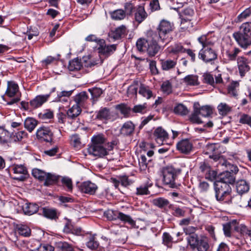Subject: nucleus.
<instances>
[{
  "instance_id": "nucleus-9",
  "label": "nucleus",
  "mask_w": 251,
  "mask_h": 251,
  "mask_svg": "<svg viewBox=\"0 0 251 251\" xmlns=\"http://www.w3.org/2000/svg\"><path fill=\"white\" fill-rule=\"evenodd\" d=\"M199 57L205 63H208L216 59L217 54L211 48H202L199 51Z\"/></svg>"
},
{
  "instance_id": "nucleus-27",
  "label": "nucleus",
  "mask_w": 251,
  "mask_h": 251,
  "mask_svg": "<svg viewBox=\"0 0 251 251\" xmlns=\"http://www.w3.org/2000/svg\"><path fill=\"white\" fill-rule=\"evenodd\" d=\"M200 104L199 102H195L193 106V111L192 114L190 115L189 120L192 123L195 124H201L202 121L199 117L200 113L198 111V106H199Z\"/></svg>"
},
{
  "instance_id": "nucleus-7",
  "label": "nucleus",
  "mask_w": 251,
  "mask_h": 251,
  "mask_svg": "<svg viewBox=\"0 0 251 251\" xmlns=\"http://www.w3.org/2000/svg\"><path fill=\"white\" fill-rule=\"evenodd\" d=\"M174 28V24L172 23L165 20H161L156 28L159 38L162 40H164L173 30Z\"/></svg>"
},
{
  "instance_id": "nucleus-8",
  "label": "nucleus",
  "mask_w": 251,
  "mask_h": 251,
  "mask_svg": "<svg viewBox=\"0 0 251 251\" xmlns=\"http://www.w3.org/2000/svg\"><path fill=\"white\" fill-rule=\"evenodd\" d=\"M53 133L49 127L42 126L36 131L37 138L40 141L51 142L53 140Z\"/></svg>"
},
{
  "instance_id": "nucleus-40",
  "label": "nucleus",
  "mask_w": 251,
  "mask_h": 251,
  "mask_svg": "<svg viewBox=\"0 0 251 251\" xmlns=\"http://www.w3.org/2000/svg\"><path fill=\"white\" fill-rule=\"evenodd\" d=\"M198 41L202 45V48L206 49L207 48H211L214 45L209 38H208L206 35H202L198 38Z\"/></svg>"
},
{
  "instance_id": "nucleus-55",
  "label": "nucleus",
  "mask_w": 251,
  "mask_h": 251,
  "mask_svg": "<svg viewBox=\"0 0 251 251\" xmlns=\"http://www.w3.org/2000/svg\"><path fill=\"white\" fill-rule=\"evenodd\" d=\"M121 184L124 187H127L133 183V181L128 178V177L126 175L120 176H119Z\"/></svg>"
},
{
  "instance_id": "nucleus-12",
  "label": "nucleus",
  "mask_w": 251,
  "mask_h": 251,
  "mask_svg": "<svg viewBox=\"0 0 251 251\" xmlns=\"http://www.w3.org/2000/svg\"><path fill=\"white\" fill-rule=\"evenodd\" d=\"M193 148V144L188 139H183L176 144V149L180 152L188 154Z\"/></svg>"
},
{
  "instance_id": "nucleus-42",
  "label": "nucleus",
  "mask_w": 251,
  "mask_h": 251,
  "mask_svg": "<svg viewBox=\"0 0 251 251\" xmlns=\"http://www.w3.org/2000/svg\"><path fill=\"white\" fill-rule=\"evenodd\" d=\"M198 111L202 117H207L210 116L213 113L212 108L211 107L205 105L201 107L198 106Z\"/></svg>"
},
{
  "instance_id": "nucleus-31",
  "label": "nucleus",
  "mask_w": 251,
  "mask_h": 251,
  "mask_svg": "<svg viewBox=\"0 0 251 251\" xmlns=\"http://www.w3.org/2000/svg\"><path fill=\"white\" fill-rule=\"evenodd\" d=\"M81 112V107L78 105L75 104L67 110V116L69 119H75L80 115Z\"/></svg>"
},
{
  "instance_id": "nucleus-33",
  "label": "nucleus",
  "mask_w": 251,
  "mask_h": 251,
  "mask_svg": "<svg viewBox=\"0 0 251 251\" xmlns=\"http://www.w3.org/2000/svg\"><path fill=\"white\" fill-rule=\"evenodd\" d=\"M240 50L235 47H231L226 51V55L229 61H235Z\"/></svg>"
},
{
  "instance_id": "nucleus-22",
  "label": "nucleus",
  "mask_w": 251,
  "mask_h": 251,
  "mask_svg": "<svg viewBox=\"0 0 251 251\" xmlns=\"http://www.w3.org/2000/svg\"><path fill=\"white\" fill-rule=\"evenodd\" d=\"M39 206L35 203H25L22 206L25 214L31 215L37 213L40 210Z\"/></svg>"
},
{
  "instance_id": "nucleus-57",
  "label": "nucleus",
  "mask_w": 251,
  "mask_h": 251,
  "mask_svg": "<svg viewBox=\"0 0 251 251\" xmlns=\"http://www.w3.org/2000/svg\"><path fill=\"white\" fill-rule=\"evenodd\" d=\"M86 245L88 248L92 250H97L99 246V243L95 240L94 237H92L90 238L89 241L87 242Z\"/></svg>"
},
{
  "instance_id": "nucleus-20",
  "label": "nucleus",
  "mask_w": 251,
  "mask_h": 251,
  "mask_svg": "<svg viewBox=\"0 0 251 251\" xmlns=\"http://www.w3.org/2000/svg\"><path fill=\"white\" fill-rule=\"evenodd\" d=\"M153 136L156 142L159 144H162V142L168 138L167 132L161 127H158L154 130Z\"/></svg>"
},
{
  "instance_id": "nucleus-6",
  "label": "nucleus",
  "mask_w": 251,
  "mask_h": 251,
  "mask_svg": "<svg viewBox=\"0 0 251 251\" xmlns=\"http://www.w3.org/2000/svg\"><path fill=\"white\" fill-rule=\"evenodd\" d=\"M104 215L108 220L110 221L119 219L124 223H128L132 226L135 225V222L129 215L118 211L109 209L104 212Z\"/></svg>"
},
{
  "instance_id": "nucleus-14",
  "label": "nucleus",
  "mask_w": 251,
  "mask_h": 251,
  "mask_svg": "<svg viewBox=\"0 0 251 251\" xmlns=\"http://www.w3.org/2000/svg\"><path fill=\"white\" fill-rule=\"evenodd\" d=\"M79 190L84 193L94 195L98 189L97 186L91 181H85L79 186Z\"/></svg>"
},
{
  "instance_id": "nucleus-34",
  "label": "nucleus",
  "mask_w": 251,
  "mask_h": 251,
  "mask_svg": "<svg viewBox=\"0 0 251 251\" xmlns=\"http://www.w3.org/2000/svg\"><path fill=\"white\" fill-rule=\"evenodd\" d=\"M38 122L33 118H27L24 122L25 127L30 132H32L37 125Z\"/></svg>"
},
{
  "instance_id": "nucleus-46",
  "label": "nucleus",
  "mask_w": 251,
  "mask_h": 251,
  "mask_svg": "<svg viewBox=\"0 0 251 251\" xmlns=\"http://www.w3.org/2000/svg\"><path fill=\"white\" fill-rule=\"evenodd\" d=\"M136 7L131 2H126L124 4V13L126 16H132L133 13L135 11Z\"/></svg>"
},
{
  "instance_id": "nucleus-53",
  "label": "nucleus",
  "mask_w": 251,
  "mask_h": 251,
  "mask_svg": "<svg viewBox=\"0 0 251 251\" xmlns=\"http://www.w3.org/2000/svg\"><path fill=\"white\" fill-rule=\"evenodd\" d=\"M147 105L146 103L135 105L131 110L135 113L144 114L146 112Z\"/></svg>"
},
{
  "instance_id": "nucleus-63",
  "label": "nucleus",
  "mask_w": 251,
  "mask_h": 251,
  "mask_svg": "<svg viewBox=\"0 0 251 251\" xmlns=\"http://www.w3.org/2000/svg\"><path fill=\"white\" fill-rule=\"evenodd\" d=\"M71 141L72 145L75 148H77L80 146V138L78 134H75L73 135L71 137Z\"/></svg>"
},
{
  "instance_id": "nucleus-13",
  "label": "nucleus",
  "mask_w": 251,
  "mask_h": 251,
  "mask_svg": "<svg viewBox=\"0 0 251 251\" xmlns=\"http://www.w3.org/2000/svg\"><path fill=\"white\" fill-rule=\"evenodd\" d=\"M50 96V94L37 96L29 102L30 109H36L41 106L48 100Z\"/></svg>"
},
{
  "instance_id": "nucleus-62",
  "label": "nucleus",
  "mask_w": 251,
  "mask_h": 251,
  "mask_svg": "<svg viewBox=\"0 0 251 251\" xmlns=\"http://www.w3.org/2000/svg\"><path fill=\"white\" fill-rule=\"evenodd\" d=\"M186 49L180 43L175 44L171 48V52L174 53L185 52Z\"/></svg>"
},
{
  "instance_id": "nucleus-10",
  "label": "nucleus",
  "mask_w": 251,
  "mask_h": 251,
  "mask_svg": "<svg viewBox=\"0 0 251 251\" xmlns=\"http://www.w3.org/2000/svg\"><path fill=\"white\" fill-rule=\"evenodd\" d=\"M14 176H12L13 179L18 181H24L28 176L26 168L22 165H15L13 167Z\"/></svg>"
},
{
  "instance_id": "nucleus-28",
  "label": "nucleus",
  "mask_w": 251,
  "mask_h": 251,
  "mask_svg": "<svg viewBox=\"0 0 251 251\" xmlns=\"http://www.w3.org/2000/svg\"><path fill=\"white\" fill-rule=\"evenodd\" d=\"M176 59H161L160 64L161 69L164 71H169L175 68L176 65Z\"/></svg>"
},
{
  "instance_id": "nucleus-54",
  "label": "nucleus",
  "mask_w": 251,
  "mask_h": 251,
  "mask_svg": "<svg viewBox=\"0 0 251 251\" xmlns=\"http://www.w3.org/2000/svg\"><path fill=\"white\" fill-rule=\"evenodd\" d=\"M17 231L20 235L25 237L28 236L30 234V228L24 225L20 226L17 229Z\"/></svg>"
},
{
  "instance_id": "nucleus-1",
  "label": "nucleus",
  "mask_w": 251,
  "mask_h": 251,
  "mask_svg": "<svg viewBox=\"0 0 251 251\" xmlns=\"http://www.w3.org/2000/svg\"><path fill=\"white\" fill-rule=\"evenodd\" d=\"M214 188L217 201L241 206L240 202H238L237 200H241V196L235 195L231 197L232 189L230 185L220 181H215Z\"/></svg>"
},
{
  "instance_id": "nucleus-5",
  "label": "nucleus",
  "mask_w": 251,
  "mask_h": 251,
  "mask_svg": "<svg viewBox=\"0 0 251 251\" xmlns=\"http://www.w3.org/2000/svg\"><path fill=\"white\" fill-rule=\"evenodd\" d=\"M190 246L196 248L198 251H209L208 238L204 236H198L196 234H190L187 238Z\"/></svg>"
},
{
  "instance_id": "nucleus-30",
  "label": "nucleus",
  "mask_w": 251,
  "mask_h": 251,
  "mask_svg": "<svg viewBox=\"0 0 251 251\" xmlns=\"http://www.w3.org/2000/svg\"><path fill=\"white\" fill-rule=\"evenodd\" d=\"M139 94L147 99H150L153 96L150 87L142 83L139 86Z\"/></svg>"
},
{
  "instance_id": "nucleus-41",
  "label": "nucleus",
  "mask_w": 251,
  "mask_h": 251,
  "mask_svg": "<svg viewBox=\"0 0 251 251\" xmlns=\"http://www.w3.org/2000/svg\"><path fill=\"white\" fill-rule=\"evenodd\" d=\"M111 18L115 20H121L126 17L124 10L122 9L115 10L110 13Z\"/></svg>"
},
{
  "instance_id": "nucleus-45",
  "label": "nucleus",
  "mask_w": 251,
  "mask_h": 251,
  "mask_svg": "<svg viewBox=\"0 0 251 251\" xmlns=\"http://www.w3.org/2000/svg\"><path fill=\"white\" fill-rule=\"evenodd\" d=\"M222 165L225 166L226 169V171H228L229 172V173L235 175L239 171L238 167L236 165L232 164L227 162L226 160H224L223 162L222 163Z\"/></svg>"
},
{
  "instance_id": "nucleus-26",
  "label": "nucleus",
  "mask_w": 251,
  "mask_h": 251,
  "mask_svg": "<svg viewBox=\"0 0 251 251\" xmlns=\"http://www.w3.org/2000/svg\"><path fill=\"white\" fill-rule=\"evenodd\" d=\"M235 180V177L234 175L226 171L220 175L219 180L216 181H220L230 185L233 184Z\"/></svg>"
},
{
  "instance_id": "nucleus-61",
  "label": "nucleus",
  "mask_w": 251,
  "mask_h": 251,
  "mask_svg": "<svg viewBox=\"0 0 251 251\" xmlns=\"http://www.w3.org/2000/svg\"><path fill=\"white\" fill-rule=\"evenodd\" d=\"M217 176V173L216 171L214 170H212L211 169V168L209 169V171L206 172L205 174V178L206 179H208L211 181H214Z\"/></svg>"
},
{
  "instance_id": "nucleus-35",
  "label": "nucleus",
  "mask_w": 251,
  "mask_h": 251,
  "mask_svg": "<svg viewBox=\"0 0 251 251\" xmlns=\"http://www.w3.org/2000/svg\"><path fill=\"white\" fill-rule=\"evenodd\" d=\"M58 179V176L51 173H47L45 176L44 181V185L49 186L55 184Z\"/></svg>"
},
{
  "instance_id": "nucleus-38",
  "label": "nucleus",
  "mask_w": 251,
  "mask_h": 251,
  "mask_svg": "<svg viewBox=\"0 0 251 251\" xmlns=\"http://www.w3.org/2000/svg\"><path fill=\"white\" fill-rule=\"evenodd\" d=\"M97 113L96 118L98 119L107 120L110 118V113L109 109L107 108H102Z\"/></svg>"
},
{
  "instance_id": "nucleus-4",
  "label": "nucleus",
  "mask_w": 251,
  "mask_h": 251,
  "mask_svg": "<svg viewBox=\"0 0 251 251\" xmlns=\"http://www.w3.org/2000/svg\"><path fill=\"white\" fill-rule=\"evenodd\" d=\"M181 171V169H176L172 166L164 168L162 171L164 184L168 185L171 188H176L177 184L175 180L177 176L180 174Z\"/></svg>"
},
{
  "instance_id": "nucleus-52",
  "label": "nucleus",
  "mask_w": 251,
  "mask_h": 251,
  "mask_svg": "<svg viewBox=\"0 0 251 251\" xmlns=\"http://www.w3.org/2000/svg\"><path fill=\"white\" fill-rule=\"evenodd\" d=\"M148 43V41L144 39H139L136 42V47L137 50L140 51H144L147 49V44Z\"/></svg>"
},
{
  "instance_id": "nucleus-39",
  "label": "nucleus",
  "mask_w": 251,
  "mask_h": 251,
  "mask_svg": "<svg viewBox=\"0 0 251 251\" xmlns=\"http://www.w3.org/2000/svg\"><path fill=\"white\" fill-rule=\"evenodd\" d=\"M183 82L188 85L195 86L199 84L198 76L193 75L186 76L183 79Z\"/></svg>"
},
{
  "instance_id": "nucleus-25",
  "label": "nucleus",
  "mask_w": 251,
  "mask_h": 251,
  "mask_svg": "<svg viewBox=\"0 0 251 251\" xmlns=\"http://www.w3.org/2000/svg\"><path fill=\"white\" fill-rule=\"evenodd\" d=\"M148 46L147 50L150 56H155L160 49V47L158 45L157 42L153 39L148 40Z\"/></svg>"
},
{
  "instance_id": "nucleus-29",
  "label": "nucleus",
  "mask_w": 251,
  "mask_h": 251,
  "mask_svg": "<svg viewBox=\"0 0 251 251\" xmlns=\"http://www.w3.org/2000/svg\"><path fill=\"white\" fill-rule=\"evenodd\" d=\"M19 91V86L15 82L11 81L7 82V88L5 94L9 97H14Z\"/></svg>"
},
{
  "instance_id": "nucleus-17",
  "label": "nucleus",
  "mask_w": 251,
  "mask_h": 251,
  "mask_svg": "<svg viewBox=\"0 0 251 251\" xmlns=\"http://www.w3.org/2000/svg\"><path fill=\"white\" fill-rule=\"evenodd\" d=\"M237 61L240 75L243 76L250 69L248 60L243 56H240L238 57Z\"/></svg>"
},
{
  "instance_id": "nucleus-11",
  "label": "nucleus",
  "mask_w": 251,
  "mask_h": 251,
  "mask_svg": "<svg viewBox=\"0 0 251 251\" xmlns=\"http://www.w3.org/2000/svg\"><path fill=\"white\" fill-rule=\"evenodd\" d=\"M98 46V52L106 57L112 54L117 49V45L116 44L106 45L104 39H100L99 41V45Z\"/></svg>"
},
{
  "instance_id": "nucleus-32",
  "label": "nucleus",
  "mask_w": 251,
  "mask_h": 251,
  "mask_svg": "<svg viewBox=\"0 0 251 251\" xmlns=\"http://www.w3.org/2000/svg\"><path fill=\"white\" fill-rule=\"evenodd\" d=\"M88 98V97L86 92L82 91L78 93L74 97L75 105H78L80 107L82 106Z\"/></svg>"
},
{
  "instance_id": "nucleus-21",
  "label": "nucleus",
  "mask_w": 251,
  "mask_h": 251,
  "mask_svg": "<svg viewBox=\"0 0 251 251\" xmlns=\"http://www.w3.org/2000/svg\"><path fill=\"white\" fill-rule=\"evenodd\" d=\"M135 126L131 121H127L121 127L120 133L124 136L131 135L134 132Z\"/></svg>"
},
{
  "instance_id": "nucleus-18",
  "label": "nucleus",
  "mask_w": 251,
  "mask_h": 251,
  "mask_svg": "<svg viewBox=\"0 0 251 251\" xmlns=\"http://www.w3.org/2000/svg\"><path fill=\"white\" fill-rule=\"evenodd\" d=\"M250 183L245 179H240L236 182L237 192L240 195L248 193L250 190Z\"/></svg>"
},
{
  "instance_id": "nucleus-23",
  "label": "nucleus",
  "mask_w": 251,
  "mask_h": 251,
  "mask_svg": "<svg viewBox=\"0 0 251 251\" xmlns=\"http://www.w3.org/2000/svg\"><path fill=\"white\" fill-rule=\"evenodd\" d=\"M134 18L138 23H141L148 16L144 6L138 5L134 11Z\"/></svg>"
},
{
  "instance_id": "nucleus-2",
  "label": "nucleus",
  "mask_w": 251,
  "mask_h": 251,
  "mask_svg": "<svg viewBox=\"0 0 251 251\" xmlns=\"http://www.w3.org/2000/svg\"><path fill=\"white\" fill-rule=\"evenodd\" d=\"M106 138L103 134L94 135L91 138V144L87 148L90 155L98 158H102L109 154L105 145Z\"/></svg>"
},
{
  "instance_id": "nucleus-36",
  "label": "nucleus",
  "mask_w": 251,
  "mask_h": 251,
  "mask_svg": "<svg viewBox=\"0 0 251 251\" xmlns=\"http://www.w3.org/2000/svg\"><path fill=\"white\" fill-rule=\"evenodd\" d=\"M152 202L154 205L164 209L166 208L170 203L168 200L161 197L153 199Z\"/></svg>"
},
{
  "instance_id": "nucleus-44",
  "label": "nucleus",
  "mask_w": 251,
  "mask_h": 251,
  "mask_svg": "<svg viewBox=\"0 0 251 251\" xmlns=\"http://www.w3.org/2000/svg\"><path fill=\"white\" fill-rule=\"evenodd\" d=\"M36 248L31 249L32 251H53L54 248L49 244H41L38 241H36Z\"/></svg>"
},
{
  "instance_id": "nucleus-24",
  "label": "nucleus",
  "mask_w": 251,
  "mask_h": 251,
  "mask_svg": "<svg viewBox=\"0 0 251 251\" xmlns=\"http://www.w3.org/2000/svg\"><path fill=\"white\" fill-rule=\"evenodd\" d=\"M40 210L42 211V215L48 219L56 220L58 218L57 210L55 209L45 207H42Z\"/></svg>"
},
{
  "instance_id": "nucleus-15",
  "label": "nucleus",
  "mask_w": 251,
  "mask_h": 251,
  "mask_svg": "<svg viewBox=\"0 0 251 251\" xmlns=\"http://www.w3.org/2000/svg\"><path fill=\"white\" fill-rule=\"evenodd\" d=\"M223 226L224 234L227 237H230L231 236V230L232 229L238 231L239 229L236 220H233L229 222L226 223L224 224Z\"/></svg>"
},
{
  "instance_id": "nucleus-16",
  "label": "nucleus",
  "mask_w": 251,
  "mask_h": 251,
  "mask_svg": "<svg viewBox=\"0 0 251 251\" xmlns=\"http://www.w3.org/2000/svg\"><path fill=\"white\" fill-rule=\"evenodd\" d=\"M126 34V28L122 25L116 28L114 30H111L108 34L110 38L114 40H119Z\"/></svg>"
},
{
  "instance_id": "nucleus-56",
  "label": "nucleus",
  "mask_w": 251,
  "mask_h": 251,
  "mask_svg": "<svg viewBox=\"0 0 251 251\" xmlns=\"http://www.w3.org/2000/svg\"><path fill=\"white\" fill-rule=\"evenodd\" d=\"M59 251H75L71 245L67 242H60L58 244Z\"/></svg>"
},
{
  "instance_id": "nucleus-51",
  "label": "nucleus",
  "mask_w": 251,
  "mask_h": 251,
  "mask_svg": "<svg viewBox=\"0 0 251 251\" xmlns=\"http://www.w3.org/2000/svg\"><path fill=\"white\" fill-rule=\"evenodd\" d=\"M47 173L44 171L36 168L33 169L32 171L33 176L41 181H43Z\"/></svg>"
},
{
  "instance_id": "nucleus-48",
  "label": "nucleus",
  "mask_w": 251,
  "mask_h": 251,
  "mask_svg": "<svg viewBox=\"0 0 251 251\" xmlns=\"http://www.w3.org/2000/svg\"><path fill=\"white\" fill-rule=\"evenodd\" d=\"M116 109L120 110V112L124 115L125 117H128L129 116L131 109L125 104H120L116 105Z\"/></svg>"
},
{
  "instance_id": "nucleus-43",
  "label": "nucleus",
  "mask_w": 251,
  "mask_h": 251,
  "mask_svg": "<svg viewBox=\"0 0 251 251\" xmlns=\"http://www.w3.org/2000/svg\"><path fill=\"white\" fill-rule=\"evenodd\" d=\"M239 83L237 81H232L227 88L228 94L231 96L236 97L237 96V88L239 87Z\"/></svg>"
},
{
  "instance_id": "nucleus-3",
  "label": "nucleus",
  "mask_w": 251,
  "mask_h": 251,
  "mask_svg": "<svg viewBox=\"0 0 251 251\" xmlns=\"http://www.w3.org/2000/svg\"><path fill=\"white\" fill-rule=\"evenodd\" d=\"M233 36L243 48H247L251 45V23H243L240 26V30L233 34Z\"/></svg>"
},
{
  "instance_id": "nucleus-64",
  "label": "nucleus",
  "mask_w": 251,
  "mask_h": 251,
  "mask_svg": "<svg viewBox=\"0 0 251 251\" xmlns=\"http://www.w3.org/2000/svg\"><path fill=\"white\" fill-rule=\"evenodd\" d=\"M239 122L243 124H247L251 126V117L247 114H243L241 116Z\"/></svg>"
},
{
  "instance_id": "nucleus-37",
  "label": "nucleus",
  "mask_w": 251,
  "mask_h": 251,
  "mask_svg": "<svg viewBox=\"0 0 251 251\" xmlns=\"http://www.w3.org/2000/svg\"><path fill=\"white\" fill-rule=\"evenodd\" d=\"M81 67V63L78 58H75L69 62L68 69L70 71L79 70Z\"/></svg>"
},
{
  "instance_id": "nucleus-60",
  "label": "nucleus",
  "mask_w": 251,
  "mask_h": 251,
  "mask_svg": "<svg viewBox=\"0 0 251 251\" xmlns=\"http://www.w3.org/2000/svg\"><path fill=\"white\" fill-rule=\"evenodd\" d=\"M89 92L91 93L92 98L98 99L102 93V90L100 88H94L92 89H89Z\"/></svg>"
},
{
  "instance_id": "nucleus-50",
  "label": "nucleus",
  "mask_w": 251,
  "mask_h": 251,
  "mask_svg": "<svg viewBox=\"0 0 251 251\" xmlns=\"http://www.w3.org/2000/svg\"><path fill=\"white\" fill-rule=\"evenodd\" d=\"M138 82L137 81H134L133 83L128 87L127 90V94L128 96H136L138 89Z\"/></svg>"
},
{
  "instance_id": "nucleus-49",
  "label": "nucleus",
  "mask_w": 251,
  "mask_h": 251,
  "mask_svg": "<svg viewBox=\"0 0 251 251\" xmlns=\"http://www.w3.org/2000/svg\"><path fill=\"white\" fill-rule=\"evenodd\" d=\"M174 111L175 113L181 115H187L189 111L187 107L182 104H178L175 107Z\"/></svg>"
},
{
  "instance_id": "nucleus-58",
  "label": "nucleus",
  "mask_w": 251,
  "mask_h": 251,
  "mask_svg": "<svg viewBox=\"0 0 251 251\" xmlns=\"http://www.w3.org/2000/svg\"><path fill=\"white\" fill-rule=\"evenodd\" d=\"M204 82L215 87V81L214 77L209 73H206L203 75Z\"/></svg>"
},
{
  "instance_id": "nucleus-47",
  "label": "nucleus",
  "mask_w": 251,
  "mask_h": 251,
  "mask_svg": "<svg viewBox=\"0 0 251 251\" xmlns=\"http://www.w3.org/2000/svg\"><path fill=\"white\" fill-rule=\"evenodd\" d=\"M219 113L220 115L225 116L231 110V108L226 103H221L217 107Z\"/></svg>"
},
{
  "instance_id": "nucleus-59",
  "label": "nucleus",
  "mask_w": 251,
  "mask_h": 251,
  "mask_svg": "<svg viewBox=\"0 0 251 251\" xmlns=\"http://www.w3.org/2000/svg\"><path fill=\"white\" fill-rule=\"evenodd\" d=\"M161 89L164 93L169 94L172 92V85L169 81H166L162 83Z\"/></svg>"
},
{
  "instance_id": "nucleus-19",
  "label": "nucleus",
  "mask_w": 251,
  "mask_h": 251,
  "mask_svg": "<svg viewBox=\"0 0 251 251\" xmlns=\"http://www.w3.org/2000/svg\"><path fill=\"white\" fill-rule=\"evenodd\" d=\"M194 15V11L192 8L188 7L184 9L181 12L180 17L181 19V24H184L185 23L190 25L192 18Z\"/></svg>"
}]
</instances>
